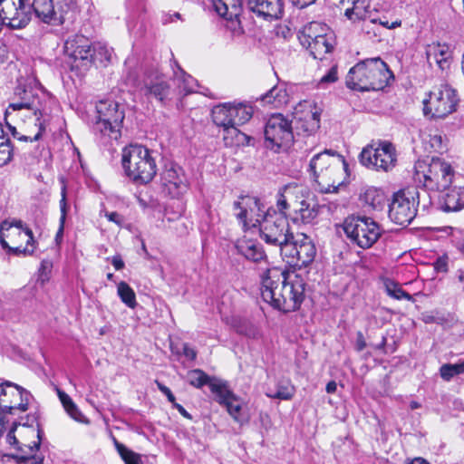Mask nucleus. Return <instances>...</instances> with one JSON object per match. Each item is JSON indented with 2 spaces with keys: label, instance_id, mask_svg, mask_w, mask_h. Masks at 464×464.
<instances>
[{
  "label": "nucleus",
  "instance_id": "864d4df0",
  "mask_svg": "<svg viewBox=\"0 0 464 464\" xmlns=\"http://www.w3.org/2000/svg\"><path fill=\"white\" fill-rule=\"evenodd\" d=\"M440 375L445 382H450L457 374L453 370L451 363H445L440 368Z\"/></svg>",
  "mask_w": 464,
  "mask_h": 464
},
{
  "label": "nucleus",
  "instance_id": "e2e57ef3",
  "mask_svg": "<svg viewBox=\"0 0 464 464\" xmlns=\"http://www.w3.org/2000/svg\"><path fill=\"white\" fill-rule=\"evenodd\" d=\"M16 430V420L14 419V420L12 422L11 429H10V430L7 433V436H6L7 441L10 444H17L18 443V440H16V438L14 436V430Z\"/></svg>",
  "mask_w": 464,
  "mask_h": 464
},
{
  "label": "nucleus",
  "instance_id": "f03ea898",
  "mask_svg": "<svg viewBox=\"0 0 464 464\" xmlns=\"http://www.w3.org/2000/svg\"><path fill=\"white\" fill-rule=\"evenodd\" d=\"M14 95L20 98L19 102H12L5 110V119L15 120L21 117H27L36 128L34 136H23L20 139L40 140L46 130L48 123V111L46 97H39L32 89H25L18 86Z\"/></svg>",
  "mask_w": 464,
  "mask_h": 464
},
{
  "label": "nucleus",
  "instance_id": "0e129e2a",
  "mask_svg": "<svg viewBox=\"0 0 464 464\" xmlns=\"http://www.w3.org/2000/svg\"><path fill=\"white\" fill-rule=\"evenodd\" d=\"M183 354L189 360H195L197 357L195 349L187 343L183 344Z\"/></svg>",
  "mask_w": 464,
  "mask_h": 464
},
{
  "label": "nucleus",
  "instance_id": "c85d7f7f",
  "mask_svg": "<svg viewBox=\"0 0 464 464\" xmlns=\"http://www.w3.org/2000/svg\"><path fill=\"white\" fill-rule=\"evenodd\" d=\"M303 202V205L290 218L294 221L301 220L304 224H312L317 218L321 207L313 195H310Z\"/></svg>",
  "mask_w": 464,
  "mask_h": 464
},
{
  "label": "nucleus",
  "instance_id": "603ef678",
  "mask_svg": "<svg viewBox=\"0 0 464 464\" xmlns=\"http://www.w3.org/2000/svg\"><path fill=\"white\" fill-rule=\"evenodd\" d=\"M60 209H61L60 226H59V229L56 233V240L59 237H63L64 223H65L66 215H67L66 188L64 187L62 189V198L60 200Z\"/></svg>",
  "mask_w": 464,
  "mask_h": 464
},
{
  "label": "nucleus",
  "instance_id": "aec40b11",
  "mask_svg": "<svg viewBox=\"0 0 464 464\" xmlns=\"http://www.w3.org/2000/svg\"><path fill=\"white\" fill-rule=\"evenodd\" d=\"M211 386L216 401L226 407L235 421L242 424L244 420L241 418L242 405L240 400L229 390L226 382L218 385L213 383Z\"/></svg>",
  "mask_w": 464,
  "mask_h": 464
},
{
  "label": "nucleus",
  "instance_id": "3c124183",
  "mask_svg": "<svg viewBox=\"0 0 464 464\" xmlns=\"http://www.w3.org/2000/svg\"><path fill=\"white\" fill-rule=\"evenodd\" d=\"M92 62L97 59L101 63L111 62L112 56V50L108 48L104 44L98 43L92 48Z\"/></svg>",
  "mask_w": 464,
  "mask_h": 464
},
{
  "label": "nucleus",
  "instance_id": "6ab92c4d",
  "mask_svg": "<svg viewBox=\"0 0 464 464\" xmlns=\"http://www.w3.org/2000/svg\"><path fill=\"white\" fill-rule=\"evenodd\" d=\"M160 185L165 193L178 198L187 191L188 180L181 167L168 163L160 173Z\"/></svg>",
  "mask_w": 464,
  "mask_h": 464
},
{
  "label": "nucleus",
  "instance_id": "58836bf2",
  "mask_svg": "<svg viewBox=\"0 0 464 464\" xmlns=\"http://www.w3.org/2000/svg\"><path fill=\"white\" fill-rule=\"evenodd\" d=\"M188 382L196 388H201L208 385L212 392V384H223L225 382L214 377H209L202 370L196 369L188 372Z\"/></svg>",
  "mask_w": 464,
  "mask_h": 464
},
{
  "label": "nucleus",
  "instance_id": "37998d69",
  "mask_svg": "<svg viewBox=\"0 0 464 464\" xmlns=\"http://www.w3.org/2000/svg\"><path fill=\"white\" fill-rule=\"evenodd\" d=\"M294 237L291 235V237H287V239L285 242H283L282 244H276L275 246H279L280 248V254L283 256V258L286 260V262L292 266H295L296 262V255L295 252L297 251V237L295 238L294 241H291Z\"/></svg>",
  "mask_w": 464,
  "mask_h": 464
},
{
  "label": "nucleus",
  "instance_id": "680f3d73",
  "mask_svg": "<svg viewBox=\"0 0 464 464\" xmlns=\"http://www.w3.org/2000/svg\"><path fill=\"white\" fill-rule=\"evenodd\" d=\"M11 416V414L0 411V435L5 429V423L13 422L14 419H12Z\"/></svg>",
  "mask_w": 464,
  "mask_h": 464
},
{
  "label": "nucleus",
  "instance_id": "774afa93",
  "mask_svg": "<svg viewBox=\"0 0 464 464\" xmlns=\"http://www.w3.org/2000/svg\"><path fill=\"white\" fill-rule=\"evenodd\" d=\"M111 264L116 270H121L124 267V262L119 255L111 257Z\"/></svg>",
  "mask_w": 464,
  "mask_h": 464
},
{
  "label": "nucleus",
  "instance_id": "8fccbe9b",
  "mask_svg": "<svg viewBox=\"0 0 464 464\" xmlns=\"http://www.w3.org/2000/svg\"><path fill=\"white\" fill-rule=\"evenodd\" d=\"M40 446V441L34 442L33 445H24V447L28 450V455H22L20 459L24 464H43L44 458L34 454V450H38ZM24 452L27 454V451L24 450Z\"/></svg>",
  "mask_w": 464,
  "mask_h": 464
},
{
  "label": "nucleus",
  "instance_id": "72a5a7b5",
  "mask_svg": "<svg viewBox=\"0 0 464 464\" xmlns=\"http://www.w3.org/2000/svg\"><path fill=\"white\" fill-rule=\"evenodd\" d=\"M310 44H302L307 50H309L310 54L314 59H322L324 54L330 53L334 47V37L332 32L314 39L313 41H309Z\"/></svg>",
  "mask_w": 464,
  "mask_h": 464
},
{
  "label": "nucleus",
  "instance_id": "c03bdc74",
  "mask_svg": "<svg viewBox=\"0 0 464 464\" xmlns=\"http://www.w3.org/2000/svg\"><path fill=\"white\" fill-rule=\"evenodd\" d=\"M117 294L121 302L129 308L134 309L137 306L135 292L126 282L121 281L118 284Z\"/></svg>",
  "mask_w": 464,
  "mask_h": 464
},
{
  "label": "nucleus",
  "instance_id": "bf43d9fd",
  "mask_svg": "<svg viewBox=\"0 0 464 464\" xmlns=\"http://www.w3.org/2000/svg\"><path fill=\"white\" fill-rule=\"evenodd\" d=\"M434 268L438 272H447L448 270V256H440L434 263Z\"/></svg>",
  "mask_w": 464,
  "mask_h": 464
},
{
  "label": "nucleus",
  "instance_id": "b1692460",
  "mask_svg": "<svg viewBox=\"0 0 464 464\" xmlns=\"http://www.w3.org/2000/svg\"><path fill=\"white\" fill-rule=\"evenodd\" d=\"M30 12L34 11L35 16L45 24H63L65 15L60 10H56L53 0H32L27 4Z\"/></svg>",
  "mask_w": 464,
  "mask_h": 464
},
{
  "label": "nucleus",
  "instance_id": "dca6fc26",
  "mask_svg": "<svg viewBox=\"0 0 464 464\" xmlns=\"http://www.w3.org/2000/svg\"><path fill=\"white\" fill-rule=\"evenodd\" d=\"M64 53L71 60L72 68L87 69L92 63V43L82 34L68 37L64 43Z\"/></svg>",
  "mask_w": 464,
  "mask_h": 464
},
{
  "label": "nucleus",
  "instance_id": "f8f14e48",
  "mask_svg": "<svg viewBox=\"0 0 464 464\" xmlns=\"http://www.w3.org/2000/svg\"><path fill=\"white\" fill-rule=\"evenodd\" d=\"M264 132L266 147L275 151L288 149L294 141L291 121L280 113L267 120Z\"/></svg>",
  "mask_w": 464,
  "mask_h": 464
},
{
  "label": "nucleus",
  "instance_id": "5701e85b",
  "mask_svg": "<svg viewBox=\"0 0 464 464\" xmlns=\"http://www.w3.org/2000/svg\"><path fill=\"white\" fill-rule=\"evenodd\" d=\"M247 8L257 17L264 20H276L284 12L283 0H247Z\"/></svg>",
  "mask_w": 464,
  "mask_h": 464
},
{
  "label": "nucleus",
  "instance_id": "9b49d317",
  "mask_svg": "<svg viewBox=\"0 0 464 464\" xmlns=\"http://www.w3.org/2000/svg\"><path fill=\"white\" fill-rule=\"evenodd\" d=\"M360 161L368 169L389 171L397 162L395 147L388 141L368 145L361 152Z\"/></svg>",
  "mask_w": 464,
  "mask_h": 464
},
{
  "label": "nucleus",
  "instance_id": "2f4dec72",
  "mask_svg": "<svg viewBox=\"0 0 464 464\" xmlns=\"http://www.w3.org/2000/svg\"><path fill=\"white\" fill-rule=\"evenodd\" d=\"M345 16L352 21L368 20L372 24H375L377 19L372 15L370 5L367 0H353V7L347 8L344 13Z\"/></svg>",
  "mask_w": 464,
  "mask_h": 464
},
{
  "label": "nucleus",
  "instance_id": "13d9d810",
  "mask_svg": "<svg viewBox=\"0 0 464 464\" xmlns=\"http://www.w3.org/2000/svg\"><path fill=\"white\" fill-rule=\"evenodd\" d=\"M238 332L252 339H256L260 335L257 327L251 323H249V325L245 330L240 328Z\"/></svg>",
  "mask_w": 464,
  "mask_h": 464
},
{
  "label": "nucleus",
  "instance_id": "052dcab7",
  "mask_svg": "<svg viewBox=\"0 0 464 464\" xmlns=\"http://www.w3.org/2000/svg\"><path fill=\"white\" fill-rule=\"evenodd\" d=\"M157 386L159 388V390L164 394L167 396L168 398V401L169 402H171L172 404L176 401H175V396L173 395V393L171 392L170 389L168 388L167 386H165L164 384L157 382Z\"/></svg>",
  "mask_w": 464,
  "mask_h": 464
},
{
  "label": "nucleus",
  "instance_id": "cd10ccee",
  "mask_svg": "<svg viewBox=\"0 0 464 464\" xmlns=\"http://www.w3.org/2000/svg\"><path fill=\"white\" fill-rule=\"evenodd\" d=\"M295 266H305L311 264L316 255L313 240L304 234L297 235V251Z\"/></svg>",
  "mask_w": 464,
  "mask_h": 464
},
{
  "label": "nucleus",
  "instance_id": "5fc2aeb1",
  "mask_svg": "<svg viewBox=\"0 0 464 464\" xmlns=\"http://www.w3.org/2000/svg\"><path fill=\"white\" fill-rule=\"evenodd\" d=\"M12 419L16 420V427H31L33 423L35 421V418L34 416L26 415L25 417L21 416V413L11 416Z\"/></svg>",
  "mask_w": 464,
  "mask_h": 464
},
{
  "label": "nucleus",
  "instance_id": "79ce46f5",
  "mask_svg": "<svg viewBox=\"0 0 464 464\" xmlns=\"http://www.w3.org/2000/svg\"><path fill=\"white\" fill-rule=\"evenodd\" d=\"M295 394V388L289 382H278L276 390L268 389L266 395L271 399H278L288 401L293 398Z\"/></svg>",
  "mask_w": 464,
  "mask_h": 464
},
{
  "label": "nucleus",
  "instance_id": "39448f33",
  "mask_svg": "<svg viewBox=\"0 0 464 464\" xmlns=\"http://www.w3.org/2000/svg\"><path fill=\"white\" fill-rule=\"evenodd\" d=\"M0 244L12 255H32L35 249L32 230L17 219H6L1 223Z\"/></svg>",
  "mask_w": 464,
  "mask_h": 464
},
{
  "label": "nucleus",
  "instance_id": "a19ab883",
  "mask_svg": "<svg viewBox=\"0 0 464 464\" xmlns=\"http://www.w3.org/2000/svg\"><path fill=\"white\" fill-rule=\"evenodd\" d=\"M212 120L213 122L222 128H227L231 125L229 103L225 102L215 106L212 109Z\"/></svg>",
  "mask_w": 464,
  "mask_h": 464
},
{
  "label": "nucleus",
  "instance_id": "1a4fd4ad",
  "mask_svg": "<svg viewBox=\"0 0 464 464\" xmlns=\"http://www.w3.org/2000/svg\"><path fill=\"white\" fill-rule=\"evenodd\" d=\"M421 193L417 188L401 190L393 195L389 205L390 219L400 226H408L417 214V206L421 201Z\"/></svg>",
  "mask_w": 464,
  "mask_h": 464
},
{
  "label": "nucleus",
  "instance_id": "423d86ee",
  "mask_svg": "<svg viewBox=\"0 0 464 464\" xmlns=\"http://www.w3.org/2000/svg\"><path fill=\"white\" fill-rule=\"evenodd\" d=\"M454 178V170L450 163L440 159H432L426 171L417 169L415 179L422 183L424 189L420 191L423 197V207L430 203L427 190L442 192L450 188Z\"/></svg>",
  "mask_w": 464,
  "mask_h": 464
},
{
  "label": "nucleus",
  "instance_id": "4c0bfd02",
  "mask_svg": "<svg viewBox=\"0 0 464 464\" xmlns=\"http://www.w3.org/2000/svg\"><path fill=\"white\" fill-rule=\"evenodd\" d=\"M264 104H271L274 107H281L287 103L288 95L283 85H276L260 98Z\"/></svg>",
  "mask_w": 464,
  "mask_h": 464
},
{
  "label": "nucleus",
  "instance_id": "c9c22d12",
  "mask_svg": "<svg viewBox=\"0 0 464 464\" xmlns=\"http://www.w3.org/2000/svg\"><path fill=\"white\" fill-rule=\"evenodd\" d=\"M224 143L227 147L234 148L247 145L251 137L238 130L237 126H228L222 130Z\"/></svg>",
  "mask_w": 464,
  "mask_h": 464
},
{
  "label": "nucleus",
  "instance_id": "69168bd1",
  "mask_svg": "<svg viewBox=\"0 0 464 464\" xmlns=\"http://www.w3.org/2000/svg\"><path fill=\"white\" fill-rule=\"evenodd\" d=\"M105 217L109 221L113 222L117 225H121L122 222V218L117 212H105Z\"/></svg>",
  "mask_w": 464,
  "mask_h": 464
},
{
  "label": "nucleus",
  "instance_id": "473e14b6",
  "mask_svg": "<svg viewBox=\"0 0 464 464\" xmlns=\"http://www.w3.org/2000/svg\"><path fill=\"white\" fill-rule=\"evenodd\" d=\"M340 154L336 153L334 150H326L323 152L315 154L309 164L310 170L313 173L314 180L319 178V176L330 167L333 162V160H336V157H339Z\"/></svg>",
  "mask_w": 464,
  "mask_h": 464
},
{
  "label": "nucleus",
  "instance_id": "2eb2a0df",
  "mask_svg": "<svg viewBox=\"0 0 464 464\" xmlns=\"http://www.w3.org/2000/svg\"><path fill=\"white\" fill-rule=\"evenodd\" d=\"M32 14L25 0H0V27L6 25L12 29L25 27Z\"/></svg>",
  "mask_w": 464,
  "mask_h": 464
},
{
  "label": "nucleus",
  "instance_id": "0eeeda50",
  "mask_svg": "<svg viewBox=\"0 0 464 464\" xmlns=\"http://www.w3.org/2000/svg\"><path fill=\"white\" fill-rule=\"evenodd\" d=\"M343 231L353 244L370 248L382 235L379 224L371 218L350 216L343 222Z\"/></svg>",
  "mask_w": 464,
  "mask_h": 464
},
{
  "label": "nucleus",
  "instance_id": "6e6d98bb",
  "mask_svg": "<svg viewBox=\"0 0 464 464\" xmlns=\"http://www.w3.org/2000/svg\"><path fill=\"white\" fill-rule=\"evenodd\" d=\"M337 79V67L333 66L328 72L320 79L319 84L332 83L336 82Z\"/></svg>",
  "mask_w": 464,
  "mask_h": 464
},
{
  "label": "nucleus",
  "instance_id": "de8ad7c7",
  "mask_svg": "<svg viewBox=\"0 0 464 464\" xmlns=\"http://www.w3.org/2000/svg\"><path fill=\"white\" fill-rule=\"evenodd\" d=\"M175 76L179 81V88L185 94L196 92L197 81L192 76L187 74L181 68H178V72H175Z\"/></svg>",
  "mask_w": 464,
  "mask_h": 464
},
{
  "label": "nucleus",
  "instance_id": "9d476101",
  "mask_svg": "<svg viewBox=\"0 0 464 464\" xmlns=\"http://www.w3.org/2000/svg\"><path fill=\"white\" fill-rule=\"evenodd\" d=\"M96 113L94 131L111 139H119L124 120V113L119 110V104L113 101H100L96 104Z\"/></svg>",
  "mask_w": 464,
  "mask_h": 464
},
{
  "label": "nucleus",
  "instance_id": "c756f323",
  "mask_svg": "<svg viewBox=\"0 0 464 464\" xmlns=\"http://www.w3.org/2000/svg\"><path fill=\"white\" fill-rule=\"evenodd\" d=\"M213 10L227 20L237 19L241 14L242 0H210Z\"/></svg>",
  "mask_w": 464,
  "mask_h": 464
},
{
  "label": "nucleus",
  "instance_id": "338daca9",
  "mask_svg": "<svg viewBox=\"0 0 464 464\" xmlns=\"http://www.w3.org/2000/svg\"><path fill=\"white\" fill-rule=\"evenodd\" d=\"M356 350L362 352L366 347V342L362 332L357 333Z\"/></svg>",
  "mask_w": 464,
  "mask_h": 464
},
{
  "label": "nucleus",
  "instance_id": "4d7b16f0",
  "mask_svg": "<svg viewBox=\"0 0 464 464\" xmlns=\"http://www.w3.org/2000/svg\"><path fill=\"white\" fill-rule=\"evenodd\" d=\"M373 17L375 19H377V22L375 24H379L382 26L388 28V29H394V28L400 27L401 25V21L399 19H396L395 21L389 23V21L386 19L385 16H382V17L373 16Z\"/></svg>",
  "mask_w": 464,
  "mask_h": 464
},
{
  "label": "nucleus",
  "instance_id": "4be33fe9",
  "mask_svg": "<svg viewBox=\"0 0 464 464\" xmlns=\"http://www.w3.org/2000/svg\"><path fill=\"white\" fill-rule=\"evenodd\" d=\"M140 90L148 99L163 102L169 94L170 86L163 74L153 72L145 75Z\"/></svg>",
  "mask_w": 464,
  "mask_h": 464
},
{
  "label": "nucleus",
  "instance_id": "ddd939ff",
  "mask_svg": "<svg viewBox=\"0 0 464 464\" xmlns=\"http://www.w3.org/2000/svg\"><path fill=\"white\" fill-rule=\"evenodd\" d=\"M288 218L278 209L267 208L259 227L263 239L274 246L285 242L287 237L292 235L289 233Z\"/></svg>",
  "mask_w": 464,
  "mask_h": 464
},
{
  "label": "nucleus",
  "instance_id": "a18cd8bd",
  "mask_svg": "<svg viewBox=\"0 0 464 464\" xmlns=\"http://www.w3.org/2000/svg\"><path fill=\"white\" fill-rule=\"evenodd\" d=\"M58 397L65 409L66 412L75 420L82 421L83 415L79 411L75 403L72 401L70 396L64 392L57 389Z\"/></svg>",
  "mask_w": 464,
  "mask_h": 464
},
{
  "label": "nucleus",
  "instance_id": "393cba45",
  "mask_svg": "<svg viewBox=\"0 0 464 464\" xmlns=\"http://www.w3.org/2000/svg\"><path fill=\"white\" fill-rule=\"evenodd\" d=\"M295 117L300 121V128L312 133L320 128V113L312 108L308 102H300L294 111Z\"/></svg>",
  "mask_w": 464,
  "mask_h": 464
},
{
  "label": "nucleus",
  "instance_id": "7ed1b4c3",
  "mask_svg": "<svg viewBox=\"0 0 464 464\" xmlns=\"http://www.w3.org/2000/svg\"><path fill=\"white\" fill-rule=\"evenodd\" d=\"M392 73L380 58L366 59L352 67L346 76L348 88L365 92L383 89Z\"/></svg>",
  "mask_w": 464,
  "mask_h": 464
},
{
  "label": "nucleus",
  "instance_id": "09e8293b",
  "mask_svg": "<svg viewBox=\"0 0 464 464\" xmlns=\"http://www.w3.org/2000/svg\"><path fill=\"white\" fill-rule=\"evenodd\" d=\"M384 285L386 293L389 296L396 300H412V296L409 293L405 292L398 283L392 280H387Z\"/></svg>",
  "mask_w": 464,
  "mask_h": 464
},
{
  "label": "nucleus",
  "instance_id": "20e7f679",
  "mask_svg": "<svg viewBox=\"0 0 464 464\" xmlns=\"http://www.w3.org/2000/svg\"><path fill=\"white\" fill-rule=\"evenodd\" d=\"M121 163L127 177L137 184H148L157 173L153 152L145 146L130 144L122 150Z\"/></svg>",
  "mask_w": 464,
  "mask_h": 464
},
{
  "label": "nucleus",
  "instance_id": "e433bc0d",
  "mask_svg": "<svg viewBox=\"0 0 464 464\" xmlns=\"http://www.w3.org/2000/svg\"><path fill=\"white\" fill-rule=\"evenodd\" d=\"M230 110L231 125L239 126L247 122L253 116L251 105L242 102H228Z\"/></svg>",
  "mask_w": 464,
  "mask_h": 464
},
{
  "label": "nucleus",
  "instance_id": "4468645a",
  "mask_svg": "<svg viewBox=\"0 0 464 464\" xmlns=\"http://www.w3.org/2000/svg\"><path fill=\"white\" fill-rule=\"evenodd\" d=\"M30 397L29 392L12 382L0 383V411L4 412L11 415L25 412Z\"/></svg>",
  "mask_w": 464,
  "mask_h": 464
},
{
  "label": "nucleus",
  "instance_id": "f704fd0d",
  "mask_svg": "<svg viewBox=\"0 0 464 464\" xmlns=\"http://www.w3.org/2000/svg\"><path fill=\"white\" fill-rule=\"evenodd\" d=\"M331 33L329 27L320 22H311L304 25L299 32L298 39L301 44H310L309 41H313Z\"/></svg>",
  "mask_w": 464,
  "mask_h": 464
},
{
  "label": "nucleus",
  "instance_id": "a211bd4d",
  "mask_svg": "<svg viewBox=\"0 0 464 464\" xmlns=\"http://www.w3.org/2000/svg\"><path fill=\"white\" fill-rule=\"evenodd\" d=\"M310 195L309 190L303 185L287 184L277 195L276 208L290 218Z\"/></svg>",
  "mask_w": 464,
  "mask_h": 464
},
{
  "label": "nucleus",
  "instance_id": "412c9836",
  "mask_svg": "<svg viewBox=\"0 0 464 464\" xmlns=\"http://www.w3.org/2000/svg\"><path fill=\"white\" fill-rule=\"evenodd\" d=\"M327 168L315 181L322 187V189L330 192L336 190L342 184V177L343 172L346 171L347 163L344 158L340 155L336 157V160H333L332 164Z\"/></svg>",
  "mask_w": 464,
  "mask_h": 464
},
{
  "label": "nucleus",
  "instance_id": "a878e982",
  "mask_svg": "<svg viewBox=\"0 0 464 464\" xmlns=\"http://www.w3.org/2000/svg\"><path fill=\"white\" fill-rule=\"evenodd\" d=\"M429 63H436L441 70L449 68L452 59V50L447 44L432 43L426 47Z\"/></svg>",
  "mask_w": 464,
  "mask_h": 464
},
{
  "label": "nucleus",
  "instance_id": "f257e3e1",
  "mask_svg": "<svg viewBox=\"0 0 464 464\" xmlns=\"http://www.w3.org/2000/svg\"><path fill=\"white\" fill-rule=\"evenodd\" d=\"M261 295L265 302L284 313L297 310L304 299V282L294 272L273 266L261 276Z\"/></svg>",
  "mask_w": 464,
  "mask_h": 464
},
{
  "label": "nucleus",
  "instance_id": "f3484780",
  "mask_svg": "<svg viewBox=\"0 0 464 464\" xmlns=\"http://www.w3.org/2000/svg\"><path fill=\"white\" fill-rule=\"evenodd\" d=\"M235 216L243 227H256L262 222L263 215L266 212L260 200L255 197L246 196L233 204Z\"/></svg>",
  "mask_w": 464,
  "mask_h": 464
},
{
  "label": "nucleus",
  "instance_id": "7c9ffc66",
  "mask_svg": "<svg viewBox=\"0 0 464 464\" xmlns=\"http://www.w3.org/2000/svg\"><path fill=\"white\" fill-rule=\"evenodd\" d=\"M440 200V208L444 212H456L464 208V187H454Z\"/></svg>",
  "mask_w": 464,
  "mask_h": 464
},
{
  "label": "nucleus",
  "instance_id": "bb28decb",
  "mask_svg": "<svg viewBox=\"0 0 464 464\" xmlns=\"http://www.w3.org/2000/svg\"><path fill=\"white\" fill-rule=\"evenodd\" d=\"M235 246L237 253L249 261L258 263L266 259L262 245L256 240L243 237L237 241Z\"/></svg>",
  "mask_w": 464,
  "mask_h": 464
},
{
  "label": "nucleus",
  "instance_id": "6e6552de",
  "mask_svg": "<svg viewBox=\"0 0 464 464\" xmlns=\"http://www.w3.org/2000/svg\"><path fill=\"white\" fill-rule=\"evenodd\" d=\"M459 102L456 90L448 84L434 87L423 100V113L432 119H442L456 111Z\"/></svg>",
  "mask_w": 464,
  "mask_h": 464
},
{
  "label": "nucleus",
  "instance_id": "ea45409f",
  "mask_svg": "<svg viewBox=\"0 0 464 464\" xmlns=\"http://www.w3.org/2000/svg\"><path fill=\"white\" fill-rule=\"evenodd\" d=\"M362 201L372 209L381 208L385 203V195L383 191L375 187H370L365 189L362 195Z\"/></svg>",
  "mask_w": 464,
  "mask_h": 464
},
{
  "label": "nucleus",
  "instance_id": "49530a36",
  "mask_svg": "<svg viewBox=\"0 0 464 464\" xmlns=\"http://www.w3.org/2000/svg\"><path fill=\"white\" fill-rule=\"evenodd\" d=\"M114 446L125 464H142L141 457L140 454L128 449L124 444L119 442L116 439H114Z\"/></svg>",
  "mask_w": 464,
  "mask_h": 464
}]
</instances>
